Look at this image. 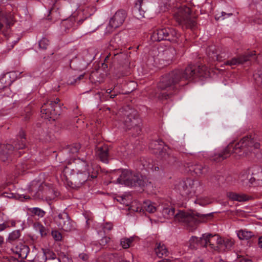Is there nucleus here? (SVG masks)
Returning a JSON list of instances; mask_svg holds the SVG:
<instances>
[{
    "instance_id": "obj_25",
    "label": "nucleus",
    "mask_w": 262,
    "mask_h": 262,
    "mask_svg": "<svg viewBox=\"0 0 262 262\" xmlns=\"http://www.w3.org/2000/svg\"><path fill=\"white\" fill-rule=\"evenodd\" d=\"M154 251L156 255L159 258H162L163 256H167L169 253L166 246L161 243H156Z\"/></svg>"
},
{
    "instance_id": "obj_40",
    "label": "nucleus",
    "mask_w": 262,
    "mask_h": 262,
    "mask_svg": "<svg viewBox=\"0 0 262 262\" xmlns=\"http://www.w3.org/2000/svg\"><path fill=\"white\" fill-rule=\"evenodd\" d=\"M251 175L252 177H256L258 176L260 177V180L262 178V168L258 166H255L252 168Z\"/></svg>"
},
{
    "instance_id": "obj_60",
    "label": "nucleus",
    "mask_w": 262,
    "mask_h": 262,
    "mask_svg": "<svg viewBox=\"0 0 262 262\" xmlns=\"http://www.w3.org/2000/svg\"><path fill=\"white\" fill-rule=\"evenodd\" d=\"M4 243V238L3 236L0 235V247L2 246V245Z\"/></svg>"
},
{
    "instance_id": "obj_3",
    "label": "nucleus",
    "mask_w": 262,
    "mask_h": 262,
    "mask_svg": "<svg viewBox=\"0 0 262 262\" xmlns=\"http://www.w3.org/2000/svg\"><path fill=\"white\" fill-rule=\"evenodd\" d=\"M163 213L168 215L169 218L174 217L176 221L184 223L190 227L200 223L206 222L208 219L212 215V213L201 214L193 212H186L179 211L175 214V209L173 208H165Z\"/></svg>"
},
{
    "instance_id": "obj_10",
    "label": "nucleus",
    "mask_w": 262,
    "mask_h": 262,
    "mask_svg": "<svg viewBox=\"0 0 262 262\" xmlns=\"http://www.w3.org/2000/svg\"><path fill=\"white\" fill-rule=\"evenodd\" d=\"M218 239L219 235L211 233L203 234L200 238L193 236L189 240L190 247L195 248L196 246H200L206 248L209 246L212 250H218V246H216Z\"/></svg>"
},
{
    "instance_id": "obj_30",
    "label": "nucleus",
    "mask_w": 262,
    "mask_h": 262,
    "mask_svg": "<svg viewBox=\"0 0 262 262\" xmlns=\"http://www.w3.org/2000/svg\"><path fill=\"white\" fill-rule=\"evenodd\" d=\"M253 78L255 84L262 89V66L253 74Z\"/></svg>"
},
{
    "instance_id": "obj_55",
    "label": "nucleus",
    "mask_w": 262,
    "mask_h": 262,
    "mask_svg": "<svg viewBox=\"0 0 262 262\" xmlns=\"http://www.w3.org/2000/svg\"><path fill=\"white\" fill-rule=\"evenodd\" d=\"M3 195L5 197H7L8 198H16V195L14 193H8L7 192H4L3 193Z\"/></svg>"
},
{
    "instance_id": "obj_48",
    "label": "nucleus",
    "mask_w": 262,
    "mask_h": 262,
    "mask_svg": "<svg viewBox=\"0 0 262 262\" xmlns=\"http://www.w3.org/2000/svg\"><path fill=\"white\" fill-rule=\"evenodd\" d=\"M113 225L111 222H106L103 226V230L104 232H106V231H110L113 229Z\"/></svg>"
},
{
    "instance_id": "obj_23",
    "label": "nucleus",
    "mask_w": 262,
    "mask_h": 262,
    "mask_svg": "<svg viewBox=\"0 0 262 262\" xmlns=\"http://www.w3.org/2000/svg\"><path fill=\"white\" fill-rule=\"evenodd\" d=\"M239 180L244 185L252 184L256 180H260V177L258 176L256 177H252L251 171H243L239 176Z\"/></svg>"
},
{
    "instance_id": "obj_4",
    "label": "nucleus",
    "mask_w": 262,
    "mask_h": 262,
    "mask_svg": "<svg viewBox=\"0 0 262 262\" xmlns=\"http://www.w3.org/2000/svg\"><path fill=\"white\" fill-rule=\"evenodd\" d=\"M63 173L68 182V185L72 188L78 189L88 180L94 179L97 178L98 172L96 171L83 172H75L74 169L69 166H66Z\"/></svg>"
},
{
    "instance_id": "obj_21",
    "label": "nucleus",
    "mask_w": 262,
    "mask_h": 262,
    "mask_svg": "<svg viewBox=\"0 0 262 262\" xmlns=\"http://www.w3.org/2000/svg\"><path fill=\"white\" fill-rule=\"evenodd\" d=\"M15 72H8L0 76V90L4 89L10 85L14 80Z\"/></svg>"
},
{
    "instance_id": "obj_51",
    "label": "nucleus",
    "mask_w": 262,
    "mask_h": 262,
    "mask_svg": "<svg viewBox=\"0 0 262 262\" xmlns=\"http://www.w3.org/2000/svg\"><path fill=\"white\" fill-rule=\"evenodd\" d=\"M224 239H222L219 236V239L216 242V246H218V250L220 248H223L224 246Z\"/></svg>"
},
{
    "instance_id": "obj_54",
    "label": "nucleus",
    "mask_w": 262,
    "mask_h": 262,
    "mask_svg": "<svg viewBox=\"0 0 262 262\" xmlns=\"http://www.w3.org/2000/svg\"><path fill=\"white\" fill-rule=\"evenodd\" d=\"M8 227H9V226L5 222L0 224V232L4 231Z\"/></svg>"
},
{
    "instance_id": "obj_16",
    "label": "nucleus",
    "mask_w": 262,
    "mask_h": 262,
    "mask_svg": "<svg viewBox=\"0 0 262 262\" xmlns=\"http://www.w3.org/2000/svg\"><path fill=\"white\" fill-rule=\"evenodd\" d=\"M255 56V51L246 53L240 55L237 57H234L232 59L227 60L224 64L231 67L241 65L254 59Z\"/></svg>"
},
{
    "instance_id": "obj_2",
    "label": "nucleus",
    "mask_w": 262,
    "mask_h": 262,
    "mask_svg": "<svg viewBox=\"0 0 262 262\" xmlns=\"http://www.w3.org/2000/svg\"><path fill=\"white\" fill-rule=\"evenodd\" d=\"M260 144L258 142L256 135H251L243 137L238 142L231 143L222 151L214 152L209 156L211 161L220 162L229 157L232 153L239 156L248 155V152H252L253 149H258Z\"/></svg>"
},
{
    "instance_id": "obj_6",
    "label": "nucleus",
    "mask_w": 262,
    "mask_h": 262,
    "mask_svg": "<svg viewBox=\"0 0 262 262\" xmlns=\"http://www.w3.org/2000/svg\"><path fill=\"white\" fill-rule=\"evenodd\" d=\"M116 182L128 187H144L150 183L146 176L126 169L122 170Z\"/></svg>"
},
{
    "instance_id": "obj_18",
    "label": "nucleus",
    "mask_w": 262,
    "mask_h": 262,
    "mask_svg": "<svg viewBox=\"0 0 262 262\" xmlns=\"http://www.w3.org/2000/svg\"><path fill=\"white\" fill-rule=\"evenodd\" d=\"M109 148L107 145H99L96 148V155L102 162L108 163Z\"/></svg>"
},
{
    "instance_id": "obj_26",
    "label": "nucleus",
    "mask_w": 262,
    "mask_h": 262,
    "mask_svg": "<svg viewBox=\"0 0 262 262\" xmlns=\"http://www.w3.org/2000/svg\"><path fill=\"white\" fill-rule=\"evenodd\" d=\"M206 53L212 60L221 61L222 60V56L218 53L214 46L208 47L206 49Z\"/></svg>"
},
{
    "instance_id": "obj_56",
    "label": "nucleus",
    "mask_w": 262,
    "mask_h": 262,
    "mask_svg": "<svg viewBox=\"0 0 262 262\" xmlns=\"http://www.w3.org/2000/svg\"><path fill=\"white\" fill-rule=\"evenodd\" d=\"M63 261L64 262H72V260L71 258H69L66 255L62 258Z\"/></svg>"
},
{
    "instance_id": "obj_59",
    "label": "nucleus",
    "mask_w": 262,
    "mask_h": 262,
    "mask_svg": "<svg viewBox=\"0 0 262 262\" xmlns=\"http://www.w3.org/2000/svg\"><path fill=\"white\" fill-rule=\"evenodd\" d=\"M84 74H81L76 77V79H78L79 81H80L81 79H82L84 77Z\"/></svg>"
},
{
    "instance_id": "obj_57",
    "label": "nucleus",
    "mask_w": 262,
    "mask_h": 262,
    "mask_svg": "<svg viewBox=\"0 0 262 262\" xmlns=\"http://www.w3.org/2000/svg\"><path fill=\"white\" fill-rule=\"evenodd\" d=\"M157 262H171V260L169 258H163Z\"/></svg>"
},
{
    "instance_id": "obj_11",
    "label": "nucleus",
    "mask_w": 262,
    "mask_h": 262,
    "mask_svg": "<svg viewBox=\"0 0 262 262\" xmlns=\"http://www.w3.org/2000/svg\"><path fill=\"white\" fill-rule=\"evenodd\" d=\"M141 120L139 118L137 112L133 109L125 111L123 118L124 127L126 130H133V134L138 135L141 132Z\"/></svg>"
},
{
    "instance_id": "obj_31",
    "label": "nucleus",
    "mask_w": 262,
    "mask_h": 262,
    "mask_svg": "<svg viewBox=\"0 0 262 262\" xmlns=\"http://www.w3.org/2000/svg\"><path fill=\"white\" fill-rule=\"evenodd\" d=\"M34 228L36 231H38L41 237H45L49 233V229L43 226L40 223L37 222L34 224Z\"/></svg>"
},
{
    "instance_id": "obj_38",
    "label": "nucleus",
    "mask_w": 262,
    "mask_h": 262,
    "mask_svg": "<svg viewBox=\"0 0 262 262\" xmlns=\"http://www.w3.org/2000/svg\"><path fill=\"white\" fill-rule=\"evenodd\" d=\"M4 25L9 26L10 23L6 14L0 12V30L2 29Z\"/></svg>"
},
{
    "instance_id": "obj_63",
    "label": "nucleus",
    "mask_w": 262,
    "mask_h": 262,
    "mask_svg": "<svg viewBox=\"0 0 262 262\" xmlns=\"http://www.w3.org/2000/svg\"><path fill=\"white\" fill-rule=\"evenodd\" d=\"M152 171H158L159 170V167L157 166H156L154 164V168L153 169H150Z\"/></svg>"
},
{
    "instance_id": "obj_8",
    "label": "nucleus",
    "mask_w": 262,
    "mask_h": 262,
    "mask_svg": "<svg viewBox=\"0 0 262 262\" xmlns=\"http://www.w3.org/2000/svg\"><path fill=\"white\" fill-rule=\"evenodd\" d=\"M149 147L156 150L154 152L158 154L163 164L172 165L177 162V157L171 150L168 149L167 151L164 147V142L161 140L152 141L150 143Z\"/></svg>"
},
{
    "instance_id": "obj_35",
    "label": "nucleus",
    "mask_w": 262,
    "mask_h": 262,
    "mask_svg": "<svg viewBox=\"0 0 262 262\" xmlns=\"http://www.w3.org/2000/svg\"><path fill=\"white\" fill-rule=\"evenodd\" d=\"M143 207L146 211L148 212L149 213H154L157 210L155 206H154L153 203L150 201H146L144 202Z\"/></svg>"
},
{
    "instance_id": "obj_14",
    "label": "nucleus",
    "mask_w": 262,
    "mask_h": 262,
    "mask_svg": "<svg viewBox=\"0 0 262 262\" xmlns=\"http://www.w3.org/2000/svg\"><path fill=\"white\" fill-rule=\"evenodd\" d=\"M126 13L124 10H120L117 11L110 19L108 25L105 29V34H110L115 29L120 26L124 21Z\"/></svg>"
},
{
    "instance_id": "obj_5",
    "label": "nucleus",
    "mask_w": 262,
    "mask_h": 262,
    "mask_svg": "<svg viewBox=\"0 0 262 262\" xmlns=\"http://www.w3.org/2000/svg\"><path fill=\"white\" fill-rule=\"evenodd\" d=\"M26 146V138L25 132L21 130L19 132L16 139L13 141V144H7L0 145V159L3 162L12 161L11 155L14 154L17 155V150L23 149ZM18 156H20L21 152H18Z\"/></svg>"
},
{
    "instance_id": "obj_37",
    "label": "nucleus",
    "mask_w": 262,
    "mask_h": 262,
    "mask_svg": "<svg viewBox=\"0 0 262 262\" xmlns=\"http://www.w3.org/2000/svg\"><path fill=\"white\" fill-rule=\"evenodd\" d=\"M30 212L32 213V215H36L39 217H43L46 214V212L44 210L38 207L30 208Z\"/></svg>"
},
{
    "instance_id": "obj_33",
    "label": "nucleus",
    "mask_w": 262,
    "mask_h": 262,
    "mask_svg": "<svg viewBox=\"0 0 262 262\" xmlns=\"http://www.w3.org/2000/svg\"><path fill=\"white\" fill-rule=\"evenodd\" d=\"M47 259L46 251L42 249L41 251L36 253L34 262H46Z\"/></svg>"
},
{
    "instance_id": "obj_47",
    "label": "nucleus",
    "mask_w": 262,
    "mask_h": 262,
    "mask_svg": "<svg viewBox=\"0 0 262 262\" xmlns=\"http://www.w3.org/2000/svg\"><path fill=\"white\" fill-rule=\"evenodd\" d=\"M36 254V250H32L31 252H29V253L28 254V256H27V257L26 258L27 259L28 261L30 262H34L35 260V256Z\"/></svg>"
},
{
    "instance_id": "obj_19",
    "label": "nucleus",
    "mask_w": 262,
    "mask_h": 262,
    "mask_svg": "<svg viewBox=\"0 0 262 262\" xmlns=\"http://www.w3.org/2000/svg\"><path fill=\"white\" fill-rule=\"evenodd\" d=\"M188 167L190 171H193L197 176L204 175L209 170V167L207 165L199 163L188 164Z\"/></svg>"
},
{
    "instance_id": "obj_58",
    "label": "nucleus",
    "mask_w": 262,
    "mask_h": 262,
    "mask_svg": "<svg viewBox=\"0 0 262 262\" xmlns=\"http://www.w3.org/2000/svg\"><path fill=\"white\" fill-rule=\"evenodd\" d=\"M84 74H81L76 77V79H78L79 81H80L81 79H82L84 77Z\"/></svg>"
},
{
    "instance_id": "obj_34",
    "label": "nucleus",
    "mask_w": 262,
    "mask_h": 262,
    "mask_svg": "<svg viewBox=\"0 0 262 262\" xmlns=\"http://www.w3.org/2000/svg\"><path fill=\"white\" fill-rule=\"evenodd\" d=\"M237 236L240 239L248 240L253 236V234L251 231L241 230L238 232Z\"/></svg>"
},
{
    "instance_id": "obj_22",
    "label": "nucleus",
    "mask_w": 262,
    "mask_h": 262,
    "mask_svg": "<svg viewBox=\"0 0 262 262\" xmlns=\"http://www.w3.org/2000/svg\"><path fill=\"white\" fill-rule=\"evenodd\" d=\"M75 21V18L74 17H70L68 19L62 20L60 25V30L61 33H69L74 30Z\"/></svg>"
},
{
    "instance_id": "obj_29",
    "label": "nucleus",
    "mask_w": 262,
    "mask_h": 262,
    "mask_svg": "<svg viewBox=\"0 0 262 262\" xmlns=\"http://www.w3.org/2000/svg\"><path fill=\"white\" fill-rule=\"evenodd\" d=\"M17 253L18 254L19 257L22 259H25L27 257L28 254L30 252V248L28 246L24 244H20L17 246Z\"/></svg>"
},
{
    "instance_id": "obj_50",
    "label": "nucleus",
    "mask_w": 262,
    "mask_h": 262,
    "mask_svg": "<svg viewBox=\"0 0 262 262\" xmlns=\"http://www.w3.org/2000/svg\"><path fill=\"white\" fill-rule=\"evenodd\" d=\"M79 257L81 260L85 262L88 261L89 258L88 254L84 253H80L79 254Z\"/></svg>"
},
{
    "instance_id": "obj_43",
    "label": "nucleus",
    "mask_w": 262,
    "mask_h": 262,
    "mask_svg": "<svg viewBox=\"0 0 262 262\" xmlns=\"http://www.w3.org/2000/svg\"><path fill=\"white\" fill-rule=\"evenodd\" d=\"M194 202L202 206H205L209 203V201L207 198H203L196 199Z\"/></svg>"
},
{
    "instance_id": "obj_41",
    "label": "nucleus",
    "mask_w": 262,
    "mask_h": 262,
    "mask_svg": "<svg viewBox=\"0 0 262 262\" xmlns=\"http://www.w3.org/2000/svg\"><path fill=\"white\" fill-rule=\"evenodd\" d=\"M20 236V230H14L9 235L8 241L9 242H12L17 239Z\"/></svg>"
},
{
    "instance_id": "obj_17",
    "label": "nucleus",
    "mask_w": 262,
    "mask_h": 262,
    "mask_svg": "<svg viewBox=\"0 0 262 262\" xmlns=\"http://www.w3.org/2000/svg\"><path fill=\"white\" fill-rule=\"evenodd\" d=\"M157 53H158V56L169 63V62L171 61L174 58L176 54V51L174 48L168 47L163 50H161V49H159V50L157 49H153L150 51L149 54L150 55H154L155 56Z\"/></svg>"
},
{
    "instance_id": "obj_49",
    "label": "nucleus",
    "mask_w": 262,
    "mask_h": 262,
    "mask_svg": "<svg viewBox=\"0 0 262 262\" xmlns=\"http://www.w3.org/2000/svg\"><path fill=\"white\" fill-rule=\"evenodd\" d=\"M78 79H76V76H73L69 78L68 82L69 84L73 85L79 83Z\"/></svg>"
},
{
    "instance_id": "obj_1",
    "label": "nucleus",
    "mask_w": 262,
    "mask_h": 262,
    "mask_svg": "<svg viewBox=\"0 0 262 262\" xmlns=\"http://www.w3.org/2000/svg\"><path fill=\"white\" fill-rule=\"evenodd\" d=\"M207 75V67L189 64L183 72L181 70H174L163 76L158 83V88L166 92H156L152 97L159 100H166L177 93L179 88L186 83H181L184 80H189L196 77H205Z\"/></svg>"
},
{
    "instance_id": "obj_15",
    "label": "nucleus",
    "mask_w": 262,
    "mask_h": 262,
    "mask_svg": "<svg viewBox=\"0 0 262 262\" xmlns=\"http://www.w3.org/2000/svg\"><path fill=\"white\" fill-rule=\"evenodd\" d=\"M58 227L66 232H70L76 229L75 223L71 220L68 213H59L56 219Z\"/></svg>"
},
{
    "instance_id": "obj_53",
    "label": "nucleus",
    "mask_w": 262,
    "mask_h": 262,
    "mask_svg": "<svg viewBox=\"0 0 262 262\" xmlns=\"http://www.w3.org/2000/svg\"><path fill=\"white\" fill-rule=\"evenodd\" d=\"M110 241V238L107 237H103L101 240H100V244L102 245H105L107 244Z\"/></svg>"
},
{
    "instance_id": "obj_7",
    "label": "nucleus",
    "mask_w": 262,
    "mask_h": 262,
    "mask_svg": "<svg viewBox=\"0 0 262 262\" xmlns=\"http://www.w3.org/2000/svg\"><path fill=\"white\" fill-rule=\"evenodd\" d=\"M175 189L182 196L190 198L196 193L203 192L204 188L203 183L198 180L186 179L177 181Z\"/></svg>"
},
{
    "instance_id": "obj_62",
    "label": "nucleus",
    "mask_w": 262,
    "mask_h": 262,
    "mask_svg": "<svg viewBox=\"0 0 262 262\" xmlns=\"http://www.w3.org/2000/svg\"><path fill=\"white\" fill-rule=\"evenodd\" d=\"M240 262H252L251 259L242 258L241 259Z\"/></svg>"
},
{
    "instance_id": "obj_12",
    "label": "nucleus",
    "mask_w": 262,
    "mask_h": 262,
    "mask_svg": "<svg viewBox=\"0 0 262 262\" xmlns=\"http://www.w3.org/2000/svg\"><path fill=\"white\" fill-rule=\"evenodd\" d=\"M57 98L54 101L45 103L41 107V117L50 120H55L61 112V104Z\"/></svg>"
},
{
    "instance_id": "obj_46",
    "label": "nucleus",
    "mask_w": 262,
    "mask_h": 262,
    "mask_svg": "<svg viewBox=\"0 0 262 262\" xmlns=\"http://www.w3.org/2000/svg\"><path fill=\"white\" fill-rule=\"evenodd\" d=\"M232 15V13H225L224 12H221V15H219V16H218L217 14L216 15L215 17V18L217 20H220L221 18L222 20H223L225 18H226V17L231 16Z\"/></svg>"
},
{
    "instance_id": "obj_42",
    "label": "nucleus",
    "mask_w": 262,
    "mask_h": 262,
    "mask_svg": "<svg viewBox=\"0 0 262 262\" xmlns=\"http://www.w3.org/2000/svg\"><path fill=\"white\" fill-rule=\"evenodd\" d=\"M50 45V41L45 37L42 38L38 42V46L40 49L45 50Z\"/></svg>"
},
{
    "instance_id": "obj_36",
    "label": "nucleus",
    "mask_w": 262,
    "mask_h": 262,
    "mask_svg": "<svg viewBox=\"0 0 262 262\" xmlns=\"http://www.w3.org/2000/svg\"><path fill=\"white\" fill-rule=\"evenodd\" d=\"M80 147V146L79 144H76L75 145L69 146L65 149V151L68 152L70 154V156H71V154L73 155V156H72V157H74V155L78 152Z\"/></svg>"
},
{
    "instance_id": "obj_39",
    "label": "nucleus",
    "mask_w": 262,
    "mask_h": 262,
    "mask_svg": "<svg viewBox=\"0 0 262 262\" xmlns=\"http://www.w3.org/2000/svg\"><path fill=\"white\" fill-rule=\"evenodd\" d=\"M133 241V237H124L120 240V245L124 249L128 248Z\"/></svg>"
},
{
    "instance_id": "obj_13",
    "label": "nucleus",
    "mask_w": 262,
    "mask_h": 262,
    "mask_svg": "<svg viewBox=\"0 0 262 262\" xmlns=\"http://www.w3.org/2000/svg\"><path fill=\"white\" fill-rule=\"evenodd\" d=\"M180 36L177 31L172 28H164L155 31L150 36L152 41H160L166 40L172 42H177Z\"/></svg>"
},
{
    "instance_id": "obj_61",
    "label": "nucleus",
    "mask_w": 262,
    "mask_h": 262,
    "mask_svg": "<svg viewBox=\"0 0 262 262\" xmlns=\"http://www.w3.org/2000/svg\"><path fill=\"white\" fill-rule=\"evenodd\" d=\"M258 245L259 247L262 248V236L258 239Z\"/></svg>"
},
{
    "instance_id": "obj_28",
    "label": "nucleus",
    "mask_w": 262,
    "mask_h": 262,
    "mask_svg": "<svg viewBox=\"0 0 262 262\" xmlns=\"http://www.w3.org/2000/svg\"><path fill=\"white\" fill-rule=\"evenodd\" d=\"M227 196L231 200L237 202H245L249 200V197L243 193H237L233 192H229Z\"/></svg>"
},
{
    "instance_id": "obj_9",
    "label": "nucleus",
    "mask_w": 262,
    "mask_h": 262,
    "mask_svg": "<svg viewBox=\"0 0 262 262\" xmlns=\"http://www.w3.org/2000/svg\"><path fill=\"white\" fill-rule=\"evenodd\" d=\"M174 17L179 25L182 26L183 28L192 29L196 26L195 18L191 16L190 8L185 5L177 9Z\"/></svg>"
},
{
    "instance_id": "obj_32",
    "label": "nucleus",
    "mask_w": 262,
    "mask_h": 262,
    "mask_svg": "<svg viewBox=\"0 0 262 262\" xmlns=\"http://www.w3.org/2000/svg\"><path fill=\"white\" fill-rule=\"evenodd\" d=\"M143 0H137L134 8V11L136 14L138 13L139 16L141 17H144L145 11L142 8V5Z\"/></svg>"
},
{
    "instance_id": "obj_44",
    "label": "nucleus",
    "mask_w": 262,
    "mask_h": 262,
    "mask_svg": "<svg viewBox=\"0 0 262 262\" xmlns=\"http://www.w3.org/2000/svg\"><path fill=\"white\" fill-rule=\"evenodd\" d=\"M224 246L223 247L224 248V249L226 250H229L230 249L232 246L233 245V242L228 238L224 239Z\"/></svg>"
},
{
    "instance_id": "obj_45",
    "label": "nucleus",
    "mask_w": 262,
    "mask_h": 262,
    "mask_svg": "<svg viewBox=\"0 0 262 262\" xmlns=\"http://www.w3.org/2000/svg\"><path fill=\"white\" fill-rule=\"evenodd\" d=\"M52 235L54 239L56 241H60L62 239V235L60 232L58 231L55 230L52 231Z\"/></svg>"
},
{
    "instance_id": "obj_52",
    "label": "nucleus",
    "mask_w": 262,
    "mask_h": 262,
    "mask_svg": "<svg viewBox=\"0 0 262 262\" xmlns=\"http://www.w3.org/2000/svg\"><path fill=\"white\" fill-rule=\"evenodd\" d=\"M26 115L24 117L25 120H28L30 119L31 116V112L30 111V107L26 108Z\"/></svg>"
},
{
    "instance_id": "obj_27",
    "label": "nucleus",
    "mask_w": 262,
    "mask_h": 262,
    "mask_svg": "<svg viewBox=\"0 0 262 262\" xmlns=\"http://www.w3.org/2000/svg\"><path fill=\"white\" fill-rule=\"evenodd\" d=\"M138 165L139 169L141 170L145 169L148 171L154 168L153 160L149 158H141L138 162Z\"/></svg>"
},
{
    "instance_id": "obj_64",
    "label": "nucleus",
    "mask_w": 262,
    "mask_h": 262,
    "mask_svg": "<svg viewBox=\"0 0 262 262\" xmlns=\"http://www.w3.org/2000/svg\"><path fill=\"white\" fill-rule=\"evenodd\" d=\"M50 262H61L59 259L53 258Z\"/></svg>"
},
{
    "instance_id": "obj_20",
    "label": "nucleus",
    "mask_w": 262,
    "mask_h": 262,
    "mask_svg": "<svg viewBox=\"0 0 262 262\" xmlns=\"http://www.w3.org/2000/svg\"><path fill=\"white\" fill-rule=\"evenodd\" d=\"M125 35L123 32L116 34L110 41V45L115 49H119L125 45Z\"/></svg>"
},
{
    "instance_id": "obj_24",
    "label": "nucleus",
    "mask_w": 262,
    "mask_h": 262,
    "mask_svg": "<svg viewBox=\"0 0 262 262\" xmlns=\"http://www.w3.org/2000/svg\"><path fill=\"white\" fill-rule=\"evenodd\" d=\"M75 163L76 164L75 170V172H83L90 171L92 173L91 170L93 168L88 164L87 162L85 160H83L80 159H74Z\"/></svg>"
}]
</instances>
